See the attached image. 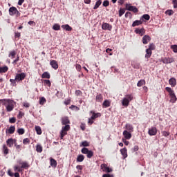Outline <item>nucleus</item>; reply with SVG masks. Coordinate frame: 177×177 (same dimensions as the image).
<instances>
[{"instance_id": "nucleus-43", "label": "nucleus", "mask_w": 177, "mask_h": 177, "mask_svg": "<svg viewBox=\"0 0 177 177\" xmlns=\"http://www.w3.org/2000/svg\"><path fill=\"white\" fill-rule=\"evenodd\" d=\"M62 131H66V132H67V131H70V125L65 124L64 127H62Z\"/></svg>"}, {"instance_id": "nucleus-36", "label": "nucleus", "mask_w": 177, "mask_h": 177, "mask_svg": "<svg viewBox=\"0 0 177 177\" xmlns=\"http://www.w3.org/2000/svg\"><path fill=\"white\" fill-rule=\"evenodd\" d=\"M146 84V81L143 80H140L138 84H137V86H143V85H145Z\"/></svg>"}, {"instance_id": "nucleus-6", "label": "nucleus", "mask_w": 177, "mask_h": 177, "mask_svg": "<svg viewBox=\"0 0 177 177\" xmlns=\"http://www.w3.org/2000/svg\"><path fill=\"white\" fill-rule=\"evenodd\" d=\"M26 78V73H18L15 76V80L17 82H19V81H23Z\"/></svg>"}, {"instance_id": "nucleus-24", "label": "nucleus", "mask_w": 177, "mask_h": 177, "mask_svg": "<svg viewBox=\"0 0 177 177\" xmlns=\"http://www.w3.org/2000/svg\"><path fill=\"white\" fill-rule=\"evenodd\" d=\"M165 90L169 93V96H174L175 95V93L174 92V90L171 88L170 87H166Z\"/></svg>"}, {"instance_id": "nucleus-17", "label": "nucleus", "mask_w": 177, "mask_h": 177, "mask_svg": "<svg viewBox=\"0 0 177 177\" xmlns=\"http://www.w3.org/2000/svg\"><path fill=\"white\" fill-rule=\"evenodd\" d=\"M125 131H127V132H133V126L131 124H126L125 125Z\"/></svg>"}, {"instance_id": "nucleus-2", "label": "nucleus", "mask_w": 177, "mask_h": 177, "mask_svg": "<svg viewBox=\"0 0 177 177\" xmlns=\"http://www.w3.org/2000/svg\"><path fill=\"white\" fill-rule=\"evenodd\" d=\"M5 106L7 111L10 112L15 109V101L12 100H5Z\"/></svg>"}, {"instance_id": "nucleus-56", "label": "nucleus", "mask_w": 177, "mask_h": 177, "mask_svg": "<svg viewBox=\"0 0 177 177\" xmlns=\"http://www.w3.org/2000/svg\"><path fill=\"white\" fill-rule=\"evenodd\" d=\"M24 145H28L30 143V140L28 138H25L23 140Z\"/></svg>"}, {"instance_id": "nucleus-64", "label": "nucleus", "mask_w": 177, "mask_h": 177, "mask_svg": "<svg viewBox=\"0 0 177 177\" xmlns=\"http://www.w3.org/2000/svg\"><path fill=\"white\" fill-rule=\"evenodd\" d=\"M88 124H90V125H92V124H93V119H91V118H88Z\"/></svg>"}, {"instance_id": "nucleus-22", "label": "nucleus", "mask_w": 177, "mask_h": 177, "mask_svg": "<svg viewBox=\"0 0 177 177\" xmlns=\"http://www.w3.org/2000/svg\"><path fill=\"white\" fill-rule=\"evenodd\" d=\"M6 143L8 146V147H13V145L15 144V141L12 138H9L7 140Z\"/></svg>"}, {"instance_id": "nucleus-10", "label": "nucleus", "mask_w": 177, "mask_h": 177, "mask_svg": "<svg viewBox=\"0 0 177 177\" xmlns=\"http://www.w3.org/2000/svg\"><path fill=\"white\" fill-rule=\"evenodd\" d=\"M91 114H92L91 117V120H96V118H99V117H102L101 113H95V111H91Z\"/></svg>"}, {"instance_id": "nucleus-23", "label": "nucleus", "mask_w": 177, "mask_h": 177, "mask_svg": "<svg viewBox=\"0 0 177 177\" xmlns=\"http://www.w3.org/2000/svg\"><path fill=\"white\" fill-rule=\"evenodd\" d=\"M62 28H63V30H66V31H71L73 30V28H71L68 24L62 25Z\"/></svg>"}, {"instance_id": "nucleus-3", "label": "nucleus", "mask_w": 177, "mask_h": 177, "mask_svg": "<svg viewBox=\"0 0 177 177\" xmlns=\"http://www.w3.org/2000/svg\"><path fill=\"white\" fill-rule=\"evenodd\" d=\"M82 154H86L88 158H92L93 157V151L91 150L88 149V148H83L82 149Z\"/></svg>"}, {"instance_id": "nucleus-16", "label": "nucleus", "mask_w": 177, "mask_h": 177, "mask_svg": "<svg viewBox=\"0 0 177 177\" xmlns=\"http://www.w3.org/2000/svg\"><path fill=\"white\" fill-rule=\"evenodd\" d=\"M120 153L124 158V160H125V158H127V157H128V153L127 151V148H123L120 149Z\"/></svg>"}, {"instance_id": "nucleus-47", "label": "nucleus", "mask_w": 177, "mask_h": 177, "mask_svg": "<svg viewBox=\"0 0 177 177\" xmlns=\"http://www.w3.org/2000/svg\"><path fill=\"white\" fill-rule=\"evenodd\" d=\"M161 133H162V136H165V138L169 136V134H170L169 132L165 131H161Z\"/></svg>"}, {"instance_id": "nucleus-28", "label": "nucleus", "mask_w": 177, "mask_h": 177, "mask_svg": "<svg viewBox=\"0 0 177 177\" xmlns=\"http://www.w3.org/2000/svg\"><path fill=\"white\" fill-rule=\"evenodd\" d=\"M85 157L84 156V155H79L77 158V162H82V161H84Z\"/></svg>"}, {"instance_id": "nucleus-59", "label": "nucleus", "mask_w": 177, "mask_h": 177, "mask_svg": "<svg viewBox=\"0 0 177 177\" xmlns=\"http://www.w3.org/2000/svg\"><path fill=\"white\" fill-rule=\"evenodd\" d=\"M20 36H21L20 32H15V38H20Z\"/></svg>"}, {"instance_id": "nucleus-26", "label": "nucleus", "mask_w": 177, "mask_h": 177, "mask_svg": "<svg viewBox=\"0 0 177 177\" xmlns=\"http://www.w3.org/2000/svg\"><path fill=\"white\" fill-rule=\"evenodd\" d=\"M151 51L150 49H147L146 50V54H145V59H150V57H151Z\"/></svg>"}, {"instance_id": "nucleus-1", "label": "nucleus", "mask_w": 177, "mask_h": 177, "mask_svg": "<svg viewBox=\"0 0 177 177\" xmlns=\"http://www.w3.org/2000/svg\"><path fill=\"white\" fill-rule=\"evenodd\" d=\"M133 99V96L131 94H127L122 100V104L124 107H128L130 102Z\"/></svg>"}, {"instance_id": "nucleus-5", "label": "nucleus", "mask_w": 177, "mask_h": 177, "mask_svg": "<svg viewBox=\"0 0 177 177\" xmlns=\"http://www.w3.org/2000/svg\"><path fill=\"white\" fill-rule=\"evenodd\" d=\"M19 10L16 7H11L9 8V15L10 16H15V15H19Z\"/></svg>"}, {"instance_id": "nucleus-57", "label": "nucleus", "mask_w": 177, "mask_h": 177, "mask_svg": "<svg viewBox=\"0 0 177 177\" xmlns=\"http://www.w3.org/2000/svg\"><path fill=\"white\" fill-rule=\"evenodd\" d=\"M21 168H28V163L24 162Z\"/></svg>"}, {"instance_id": "nucleus-40", "label": "nucleus", "mask_w": 177, "mask_h": 177, "mask_svg": "<svg viewBox=\"0 0 177 177\" xmlns=\"http://www.w3.org/2000/svg\"><path fill=\"white\" fill-rule=\"evenodd\" d=\"M141 19H142V21H143V19L145 20H150V15L145 14L142 16Z\"/></svg>"}, {"instance_id": "nucleus-38", "label": "nucleus", "mask_w": 177, "mask_h": 177, "mask_svg": "<svg viewBox=\"0 0 177 177\" xmlns=\"http://www.w3.org/2000/svg\"><path fill=\"white\" fill-rule=\"evenodd\" d=\"M66 135H67V131H66L64 130H61V131H60V138L63 139V138H64V136H66Z\"/></svg>"}, {"instance_id": "nucleus-13", "label": "nucleus", "mask_w": 177, "mask_h": 177, "mask_svg": "<svg viewBox=\"0 0 177 177\" xmlns=\"http://www.w3.org/2000/svg\"><path fill=\"white\" fill-rule=\"evenodd\" d=\"M162 62L165 64H169L170 63H174V58L165 57L162 59Z\"/></svg>"}, {"instance_id": "nucleus-30", "label": "nucleus", "mask_w": 177, "mask_h": 177, "mask_svg": "<svg viewBox=\"0 0 177 177\" xmlns=\"http://www.w3.org/2000/svg\"><path fill=\"white\" fill-rule=\"evenodd\" d=\"M3 154H5V156H6V154L9 153V149H8V147H6V145H3Z\"/></svg>"}, {"instance_id": "nucleus-27", "label": "nucleus", "mask_w": 177, "mask_h": 177, "mask_svg": "<svg viewBox=\"0 0 177 177\" xmlns=\"http://www.w3.org/2000/svg\"><path fill=\"white\" fill-rule=\"evenodd\" d=\"M17 53L15 50H13L10 52L8 57H11V59H15V56H16Z\"/></svg>"}, {"instance_id": "nucleus-53", "label": "nucleus", "mask_w": 177, "mask_h": 177, "mask_svg": "<svg viewBox=\"0 0 177 177\" xmlns=\"http://www.w3.org/2000/svg\"><path fill=\"white\" fill-rule=\"evenodd\" d=\"M125 17H129L130 19L132 17V13H131V12H127L125 13Z\"/></svg>"}, {"instance_id": "nucleus-21", "label": "nucleus", "mask_w": 177, "mask_h": 177, "mask_svg": "<svg viewBox=\"0 0 177 177\" xmlns=\"http://www.w3.org/2000/svg\"><path fill=\"white\" fill-rule=\"evenodd\" d=\"M169 84L171 86H176V79L175 77H171L169 80Z\"/></svg>"}, {"instance_id": "nucleus-62", "label": "nucleus", "mask_w": 177, "mask_h": 177, "mask_svg": "<svg viewBox=\"0 0 177 177\" xmlns=\"http://www.w3.org/2000/svg\"><path fill=\"white\" fill-rule=\"evenodd\" d=\"M23 106L24 107L28 108L30 107V104L28 102H23Z\"/></svg>"}, {"instance_id": "nucleus-41", "label": "nucleus", "mask_w": 177, "mask_h": 177, "mask_svg": "<svg viewBox=\"0 0 177 177\" xmlns=\"http://www.w3.org/2000/svg\"><path fill=\"white\" fill-rule=\"evenodd\" d=\"M36 151H37V153H42V146L38 145L36 146Z\"/></svg>"}, {"instance_id": "nucleus-51", "label": "nucleus", "mask_w": 177, "mask_h": 177, "mask_svg": "<svg viewBox=\"0 0 177 177\" xmlns=\"http://www.w3.org/2000/svg\"><path fill=\"white\" fill-rule=\"evenodd\" d=\"M103 6H104L105 8L109 6V5H110V2H109V1L105 0L104 1L103 3H102Z\"/></svg>"}, {"instance_id": "nucleus-35", "label": "nucleus", "mask_w": 177, "mask_h": 177, "mask_svg": "<svg viewBox=\"0 0 177 177\" xmlns=\"http://www.w3.org/2000/svg\"><path fill=\"white\" fill-rule=\"evenodd\" d=\"M102 5V0H98L96 3L95 6L93 7V9L96 10L97 9V8H99V6H100Z\"/></svg>"}, {"instance_id": "nucleus-29", "label": "nucleus", "mask_w": 177, "mask_h": 177, "mask_svg": "<svg viewBox=\"0 0 177 177\" xmlns=\"http://www.w3.org/2000/svg\"><path fill=\"white\" fill-rule=\"evenodd\" d=\"M53 30H55V31H59L60 30V25H59V24H55L53 26Z\"/></svg>"}, {"instance_id": "nucleus-45", "label": "nucleus", "mask_w": 177, "mask_h": 177, "mask_svg": "<svg viewBox=\"0 0 177 177\" xmlns=\"http://www.w3.org/2000/svg\"><path fill=\"white\" fill-rule=\"evenodd\" d=\"M171 49H172L173 52H174V53H177V45H171Z\"/></svg>"}, {"instance_id": "nucleus-20", "label": "nucleus", "mask_w": 177, "mask_h": 177, "mask_svg": "<svg viewBox=\"0 0 177 177\" xmlns=\"http://www.w3.org/2000/svg\"><path fill=\"white\" fill-rule=\"evenodd\" d=\"M62 125H67V124H70V120H68V117L62 118Z\"/></svg>"}, {"instance_id": "nucleus-58", "label": "nucleus", "mask_w": 177, "mask_h": 177, "mask_svg": "<svg viewBox=\"0 0 177 177\" xmlns=\"http://www.w3.org/2000/svg\"><path fill=\"white\" fill-rule=\"evenodd\" d=\"M172 3L174 5V9H176V8H177V0H173Z\"/></svg>"}, {"instance_id": "nucleus-11", "label": "nucleus", "mask_w": 177, "mask_h": 177, "mask_svg": "<svg viewBox=\"0 0 177 177\" xmlns=\"http://www.w3.org/2000/svg\"><path fill=\"white\" fill-rule=\"evenodd\" d=\"M102 30H108L109 31H111L113 26L108 23H104L102 25Z\"/></svg>"}, {"instance_id": "nucleus-60", "label": "nucleus", "mask_w": 177, "mask_h": 177, "mask_svg": "<svg viewBox=\"0 0 177 177\" xmlns=\"http://www.w3.org/2000/svg\"><path fill=\"white\" fill-rule=\"evenodd\" d=\"M102 177H114V176L113 174H105Z\"/></svg>"}, {"instance_id": "nucleus-19", "label": "nucleus", "mask_w": 177, "mask_h": 177, "mask_svg": "<svg viewBox=\"0 0 177 177\" xmlns=\"http://www.w3.org/2000/svg\"><path fill=\"white\" fill-rule=\"evenodd\" d=\"M15 131H16V127H15V126H11L8 130H6V133L12 135L15 133Z\"/></svg>"}, {"instance_id": "nucleus-9", "label": "nucleus", "mask_w": 177, "mask_h": 177, "mask_svg": "<svg viewBox=\"0 0 177 177\" xmlns=\"http://www.w3.org/2000/svg\"><path fill=\"white\" fill-rule=\"evenodd\" d=\"M101 169H102L103 172H106L108 174L113 171V169L107 167V165L106 164L101 165Z\"/></svg>"}, {"instance_id": "nucleus-46", "label": "nucleus", "mask_w": 177, "mask_h": 177, "mask_svg": "<svg viewBox=\"0 0 177 177\" xmlns=\"http://www.w3.org/2000/svg\"><path fill=\"white\" fill-rule=\"evenodd\" d=\"M16 82H17V81L16 80V77H15V79H10V82H11V85H12V86H16Z\"/></svg>"}, {"instance_id": "nucleus-44", "label": "nucleus", "mask_w": 177, "mask_h": 177, "mask_svg": "<svg viewBox=\"0 0 177 177\" xmlns=\"http://www.w3.org/2000/svg\"><path fill=\"white\" fill-rule=\"evenodd\" d=\"M165 15H168V16H172V15H174V10H167L165 11Z\"/></svg>"}, {"instance_id": "nucleus-37", "label": "nucleus", "mask_w": 177, "mask_h": 177, "mask_svg": "<svg viewBox=\"0 0 177 177\" xmlns=\"http://www.w3.org/2000/svg\"><path fill=\"white\" fill-rule=\"evenodd\" d=\"M45 103H46V99H45V97H41L39 100V104H41V106H44Z\"/></svg>"}, {"instance_id": "nucleus-12", "label": "nucleus", "mask_w": 177, "mask_h": 177, "mask_svg": "<svg viewBox=\"0 0 177 177\" xmlns=\"http://www.w3.org/2000/svg\"><path fill=\"white\" fill-rule=\"evenodd\" d=\"M50 65L54 70H57L59 68V64H57V62L56 60H51L50 62Z\"/></svg>"}, {"instance_id": "nucleus-52", "label": "nucleus", "mask_w": 177, "mask_h": 177, "mask_svg": "<svg viewBox=\"0 0 177 177\" xmlns=\"http://www.w3.org/2000/svg\"><path fill=\"white\" fill-rule=\"evenodd\" d=\"M82 146H84V147H88V146H89V142L84 141L82 142Z\"/></svg>"}, {"instance_id": "nucleus-63", "label": "nucleus", "mask_w": 177, "mask_h": 177, "mask_svg": "<svg viewBox=\"0 0 177 177\" xmlns=\"http://www.w3.org/2000/svg\"><path fill=\"white\" fill-rule=\"evenodd\" d=\"M14 171H17L18 172H20V167H19L18 166H15Z\"/></svg>"}, {"instance_id": "nucleus-34", "label": "nucleus", "mask_w": 177, "mask_h": 177, "mask_svg": "<svg viewBox=\"0 0 177 177\" xmlns=\"http://www.w3.org/2000/svg\"><path fill=\"white\" fill-rule=\"evenodd\" d=\"M170 100H169V102L170 103H175L176 102V100H177V98H176V95H171V96H170Z\"/></svg>"}, {"instance_id": "nucleus-8", "label": "nucleus", "mask_w": 177, "mask_h": 177, "mask_svg": "<svg viewBox=\"0 0 177 177\" xmlns=\"http://www.w3.org/2000/svg\"><path fill=\"white\" fill-rule=\"evenodd\" d=\"M123 136L124 139H126L127 140H129V139L132 138V133L131 131H128V130H124L123 131Z\"/></svg>"}, {"instance_id": "nucleus-18", "label": "nucleus", "mask_w": 177, "mask_h": 177, "mask_svg": "<svg viewBox=\"0 0 177 177\" xmlns=\"http://www.w3.org/2000/svg\"><path fill=\"white\" fill-rule=\"evenodd\" d=\"M143 24V21H142V18L140 20H136L132 24V27H136L137 26H140V24Z\"/></svg>"}, {"instance_id": "nucleus-25", "label": "nucleus", "mask_w": 177, "mask_h": 177, "mask_svg": "<svg viewBox=\"0 0 177 177\" xmlns=\"http://www.w3.org/2000/svg\"><path fill=\"white\" fill-rule=\"evenodd\" d=\"M95 101L100 102L103 101V95H102V94H97L96 97H95Z\"/></svg>"}, {"instance_id": "nucleus-55", "label": "nucleus", "mask_w": 177, "mask_h": 177, "mask_svg": "<svg viewBox=\"0 0 177 177\" xmlns=\"http://www.w3.org/2000/svg\"><path fill=\"white\" fill-rule=\"evenodd\" d=\"M131 150L133 153H135V151H138V150H139V147L138 145H135Z\"/></svg>"}, {"instance_id": "nucleus-54", "label": "nucleus", "mask_w": 177, "mask_h": 177, "mask_svg": "<svg viewBox=\"0 0 177 177\" xmlns=\"http://www.w3.org/2000/svg\"><path fill=\"white\" fill-rule=\"evenodd\" d=\"M9 122L10 124H15L16 122V118H11L9 119Z\"/></svg>"}, {"instance_id": "nucleus-42", "label": "nucleus", "mask_w": 177, "mask_h": 177, "mask_svg": "<svg viewBox=\"0 0 177 177\" xmlns=\"http://www.w3.org/2000/svg\"><path fill=\"white\" fill-rule=\"evenodd\" d=\"M102 106H104V107H110V102L107 100H106L103 104Z\"/></svg>"}, {"instance_id": "nucleus-14", "label": "nucleus", "mask_w": 177, "mask_h": 177, "mask_svg": "<svg viewBox=\"0 0 177 177\" xmlns=\"http://www.w3.org/2000/svg\"><path fill=\"white\" fill-rule=\"evenodd\" d=\"M151 39V38L150 37V36L149 35H145L142 37V44H144L145 45H146L147 44H149V42H150V40Z\"/></svg>"}, {"instance_id": "nucleus-50", "label": "nucleus", "mask_w": 177, "mask_h": 177, "mask_svg": "<svg viewBox=\"0 0 177 177\" xmlns=\"http://www.w3.org/2000/svg\"><path fill=\"white\" fill-rule=\"evenodd\" d=\"M17 132H18L19 135H24V129H23V128L18 129Z\"/></svg>"}, {"instance_id": "nucleus-61", "label": "nucleus", "mask_w": 177, "mask_h": 177, "mask_svg": "<svg viewBox=\"0 0 177 177\" xmlns=\"http://www.w3.org/2000/svg\"><path fill=\"white\" fill-rule=\"evenodd\" d=\"M82 92H81V91L77 90L75 91V95L76 96H80V95H82Z\"/></svg>"}, {"instance_id": "nucleus-39", "label": "nucleus", "mask_w": 177, "mask_h": 177, "mask_svg": "<svg viewBox=\"0 0 177 177\" xmlns=\"http://www.w3.org/2000/svg\"><path fill=\"white\" fill-rule=\"evenodd\" d=\"M8 70H9V68H8V66L0 67V73H6Z\"/></svg>"}, {"instance_id": "nucleus-48", "label": "nucleus", "mask_w": 177, "mask_h": 177, "mask_svg": "<svg viewBox=\"0 0 177 177\" xmlns=\"http://www.w3.org/2000/svg\"><path fill=\"white\" fill-rule=\"evenodd\" d=\"M124 13H125V9L120 8L119 10V17H121V16H122V15H124Z\"/></svg>"}, {"instance_id": "nucleus-15", "label": "nucleus", "mask_w": 177, "mask_h": 177, "mask_svg": "<svg viewBox=\"0 0 177 177\" xmlns=\"http://www.w3.org/2000/svg\"><path fill=\"white\" fill-rule=\"evenodd\" d=\"M135 32H136V34H139V35H140L142 37V36L145 35V28H142L141 29L136 28L135 30Z\"/></svg>"}, {"instance_id": "nucleus-7", "label": "nucleus", "mask_w": 177, "mask_h": 177, "mask_svg": "<svg viewBox=\"0 0 177 177\" xmlns=\"http://www.w3.org/2000/svg\"><path fill=\"white\" fill-rule=\"evenodd\" d=\"M148 134L149 136H156L157 135V128L152 127L148 130Z\"/></svg>"}, {"instance_id": "nucleus-4", "label": "nucleus", "mask_w": 177, "mask_h": 177, "mask_svg": "<svg viewBox=\"0 0 177 177\" xmlns=\"http://www.w3.org/2000/svg\"><path fill=\"white\" fill-rule=\"evenodd\" d=\"M126 10L129 12H133V13H138V10L136 6H131V4H126Z\"/></svg>"}, {"instance_id": "nucleus-49", "label": "nucleus", "mask_w": 177, "mask_h": 177, "mask_svg": "<svg viewBox=\"0 0 177 177\" xmlns=\"http://www.w3.org/2000/svg\"><path fill=\"white\" fill-rule=\"evenodd\" d=\"M147 49H149V50H154L156 49V46H154L153 44H151L149 46V48Z\"/></svg>"}, {"instance_id": "nucleus-33", "label": "nucleus", "mask_w": 177, "mask_h": 177, "mask_svg": "<svg viewBox=\"0 0 177 177\" xmlns=\"http://www.w3.org/2000/svg\"><path fill=\"white\" fill-rule=\"evenodd\" d=\"M50 165L51 167H56L57 165V162H56V160L53 158L50 159Z\"/></svg>"}, {"instance_id": "nucleus-32", "label": "nucleus", "mask_w": 177, "mask_h": 177, "mask_svg": "<svg viewBox=\"0 0 177 177\" xmlns=\"http://www.w3.org/2000/svg\"><path fill=\"white\" fill-rule=\"evenodd\" d=\"M42 78H47L49 79L50 78V74H49V73L48 72H44L42 75H41Z\"/></svg>"}, {"instance_id": "nucleus-31", "label": "nucleus", "mask_w": 177, "mask_h": 177, "mask_svg": "<svg viewBox=\"0 0 177 177\" xmlns=\"http://www.w3.org/2000/svg\"><path fill=\"white\" fill-rule=\"evenodd\" d=\"M35 131H36L37 135H41L42 133V130L41 129V127H39V126L35 127Z\"/></svg>"}]
</instances>
